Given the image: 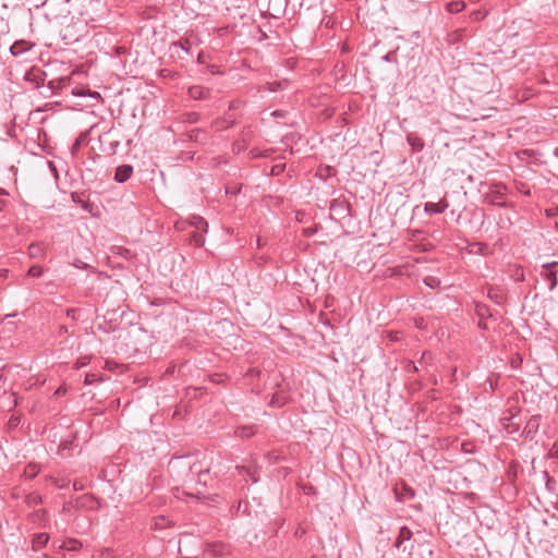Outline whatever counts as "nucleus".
Segmentation results:
<instances>
[{
    "instance_id": "48",
    "label": "nucleus",
    "mask_w": 558,
    "mask_h": 558,
    "mask_svg": "<svg viewBox=\"0 0 558 558\" xmlns=\"http://www.w3.org/2000/svg\"><path fill=\"white\" fill-rule=\"evenodd\" d=\"M271 114H272L274 117H281V116H282V114H281V112H280V111H278V110L274 111Z\"/></svg>"
},
{
    "instance_id": "30",
    "label": "nucleus",
    "mask_w": 558,
    "mask_h": 558,
    "mask_svg": "<svg viewBox=\"0 0 558 558\" xmlns=\"http://www.w3.org/2000/svg\"><path fill=\"white\" fill-rule=\"evenodd\" d=\"M100 380V378L96 375V374H86L85 375V380H84V384L85 385H92L96 381Z\"/></svg>"
},
{
    "instance_id": "36",
    "label": "nucleus",
    "mask_w": 558,
    "mask_h": 558,
    "mask_svg": "<svg viewBox=\"0 0 558 558\" xmlns=\"http://www.w3.org/2000/svg\"><path fill=\"white\" fill-rule=\"evenodd\" d=\"M76 312L77 310L76 308H68L66 310V316L73 320H75L77 317H76Z\"/></svg>"
},
{
    "instance_id": "18",
    "label": "nucleus",
    "mask_w": 558,
    "mask_h": 558,
    "mask_svg": "<svg viewBox=\"0 0 558 558\" xmlns=\"http://www.w3.org/2000/svg\"><path fill=\"white\" fill-rule=\"evenodd\" d=\"M60 548L69 551H76L82 548V543L75 538H69L60 545Z\"/></svg>"
},
{
    "instance_id": "14",
    "label": "nucleus",
    "mask_w": 558,
    "mask_h": 558,
    "mask_svg": "<svg viewBox=\"0 0 558 558\" xmlns=\"http://www.w3.org/2000/svg\"><path fill=\"white\" fill-rule=\"evenodd\" d=\"M88 143V132L81 133L71 147L72 156H75L82 146Z\"/></svg>"
},
{
    "instance_id": "34",
    "label": "nucleus",
    "mask_w": 558,
    "mask_h": 558,
    "mask_svg": "<svg viewBox=\"0 0 558 558\" xmlns=\"http://www.w3.org/2000/svg\"><path fill=\"white\" fill-rule=\"evenodd\" d=\"M76 268H80V269H87L89 268L90 266L86 263H84L83 260L81 259H76L73 264Z\"/></svg>"
},
{
    "instance_id": "38",
    "label": "nucleus",
    "mask_w": 558,
    "mask_h": 558,
    "mask_svg": "<svg viewBox=\"0 0 558 558\" xmlns=\"http://www.w3.org/2000/svg\"><path fill=\"white\" fill-rule=\"evenodd\" d=\"M316 231H317V228H316V227H314V228L310 227V228L304 229V230H303V233H304L306 236H312V235H314V234L316 233Z\"/></svg>"
},
{
    "instance_id": "31",
    "label": "nucleus",
    "mask_w": 558,
    "mask_h": 558,
    "mask_svg": "<svg viewBox=\"0 0 558 558\" xmlns=\"http://www.w3.org/2000/svg\"><path fill=\"white\" fill-rule=\"evenodd\" d=\"M88 362H89V359H88V357H86V356L81 357V359H78V360L76 361V363H75V368H77V369H78V368H82V367L86 366V365L88 364Z\"/></svg>"
},
{
    "instance_id": "19",
    "label": "nucleus",
    "mask_w": 558,
    "mask_h": 558,
    "mask_svg": "<svg viewBox=\"0 0 558 558\" xmlns=\"http://www.w3.org/2000/svg\"><path fill=\"white\" fill-rule=\"evenodd\" d=\"M191 226L194 227L195 230H201L204 232H207L208 229L207 221L201 216H193L191 219Z\"/></svg>"
},
{
    "instance_id": "27",
    "label": "nucleus",
    "mask_w": 558,
    "mask_h": 558,
    "mask_svg": "<svg viewBox=\"0 0 558 558\" xmlns=\"http://www.w3.org/2000/svg\"><path fill=\"white\" fill-rule=\"evenodd\" d=\"M246 105V101L243 99H233L229 102V110H240L244 108Z\"/></svg>"
},
{
    "instance_id": "35",
    "label": "nucleus",
    "mask_w": 558,
    "mask_h": 558,
    "mask_svg": "<svg viewBox=\"0 0 558 558\" xmlns=\"http://www.w3.org/2000/svg\"><path fill=\"white\" fill-rule=\"evenodd\" d=\"M381 60L384 62H392L395 61V52H388L385 56L381 57Z\"/></svg>"
},
{
    "instance_id": "6",
    "label": "nucleus",
    "mask_w": 558,
    "mask_h": 558,
    "mask_svg": "<svg viewBox=\"0 0 558 558\" xmlns=\"http://www.w3.org/2000/svg\"><path fill=\"white\" fill-rule=\"evenodd\" d=\"M541 424V416L539 415H533L529 418V421L525 423L523 434L525 435V438L533 439L534 435L537 433Z\"/></svg>"
},
{
    "instance_id": "1",
    "label": "nucleus",
    "mask_w": 558,
    "mask_h": 558,
    "mask_svg": "<svg viewBox=\"0 0 558 558\" xmlns=\"http://www.w3.org/2000/svg\"><path fill=\"white\" fill-rule=\"evenodd\" d=\"M26 82L34 84L35 88L44 87L46 80V72L38 66H32L24 76Z\"/></svg>"
},
{
    "instance_id": "11",
    "label": "nucleus",
    "mask_w": 558,
    "mask_h": 558,
    "mask_svg": "<svg viewBox=\"0 0 558 558\" xmlns=\"http://www.w3.org/2000/svg\"><path fill=\"white\" fill-rule=\"evenodd\" d=\"M407 142L414 153H420L424 149L425 144L423 138H421L415 133H409L407 135Z\"/></svg>"
},
{
    "instance_id": "42",
    "label": "nucleus",
    "mask_w": 558,
    "mask_h": 558,
    "mask_svg": "<svg viewBox=\"0 0 558 558\" xmlns=\"http://www.w3.org/2000/svg\"><path fill=\"white\" fill-rule=\"evenodd\" d=\"M47 514V511L45 509H39L37 511L34 512V515L38 519H43L45 518Z\"/></svg>"
},
{
    "instance_id": "7",
    "label": "nucleus",
    "mask_w": 558,
    "mask_h": 558,
    "mask_svg": "<svg viewBox=\"0 0 558 558\" xmlns=\"http://www.w3.org/2000/svg\"><path fill=\"white\" fill-rule=\"evenodd\" d=\"M449 207L446 198L440 199L438 203L427 202L424 205V211L428 215H437L444 213Z\"/></svg>"
},
{
    "instance_id": "5",
    "label": "nucleus",
    "mask_w": 558,
    "mask_h": 558,
    "mask_svg": "<svg viewBox=\"0 0 558 558\" xmlns=\"http://www.w3.org/2000/svg\"><path fill=\"white\" fill-rule=\"evenodd\" d=\"M169 470L171 472H181L183 471L186 475L190 474L191 472V462L184 458V457H177V458H173L170 462H169Z\"/></svg>"
},
{
    "instance_id": "26",
    "label": "nucleus",
    "mask_w": 558,
    "mask_h": 558,
    "mask_svg": "<svg viewBox=\"0 0 558 558\" xmlns=\"http://www.w3.org/2000/svg\"><path fill=\"white\" fill-rule=\"evenodd\" d=\"M288 85V81L284 80V81H280V82H272V83H268L267 84V88L268 90L270 92H277L279 89H283L286 88Z\"/></svg>"
},
{
    "instance_id": "2",
    "label": "nucleus",
    "mask_w": 558,
    "mask_h": 558,
    "mask_svg": "<svg viewBox=\"0 0 558 558\" xmlns=\"http://www.w3.org/2000/svg\"><path fill=\"white\" fill-rule=\"evenodd\" d=\"M329 209L340 218L350 216L351 205L345 199L335 198L330 202Z\"/></svg>"
},
{
    "instance_id": "39",
    "label": "nucleus",
    "mask_w": 558,
    "mask_h": 558,
    "mask_svg": "<svg viewBox=\"0 0 558 558\" xmlns=\"http://www.w3.org/2000/svg\"><path fill=\"white\" fill-rule=\"evenodd\" d=\"M556 266H558V262H556V260L543 264V268H545L546 271L553 270V268L556 267Z\"/></svg>"
},
{
    "instance_id": "37",
    "label": "nucleus",
    "mask_w": 558,
    "mask_h": 558,
    "mask_svg": "<svg viewBox=\"0 0 558 558\" xmlns=\"http://www.w3.org/2000/svg\"><path fill=\"white\" fill-rule=\"evenodd\" d=\"M84 487H85V486H84V484H83V482H82V481H80V480H75V481L73 482V488H74V490H83V489H84Z\"/></svg>"
},
{
    "instance_id": "32",
    "label": "nucleus",
    "mask_w": 558,
    "mask_h": 558,
    "mask_svg": "<svg viewBox=\"0 0 558 558\" xmlns=\"http://www.w3.org/2000/svg\"><path fill=\"white\" fill-rule=\"evenodd\" d=\"M174 48H180L181 50L185 51L186 53H190V46L189 43H174Z\"/></svg>"
},
{
    "instance_id": "45",
    "label": "nucleus",
    "mask_w": 558,
    "mask_h": 558,
    "mask_svg": "<svg viewBox=\"0 0 558 558\" xmlns=\"http://www.w3.org/2000/svg\"><path fill=\"white\" fill-rule=\"evenodd\" d=\"M5 205H7V201L0 199V211H2L4 209Z\"/></svg>"
},
{
    "instance_id": "52",
    "label": "nucleus",
    "mask_w": 558,
    "mask_h": 558,
    "mask_svg": "<svg viewBox=\"0 0 558 558\" xmlns=\"http://www.w3.org/2000/svg\"><path fill=\"white\" fill-rule=\"evenodd\" d=\"M554 155L558 157V147L555 148Z\"/></svg>"
},
{
    "instance_id": "33",
    "label": "nucleus",
    "mask_w": 558,
    "mask_h": 558,
    "mask_svg": "<svg viewBox=\"0 0 558 558\" xmlns=\"http://www.w3.org/2000/svg\"><path fill=\"white\" fill-rule=\"evenodd\" d=\"M166 524H167V522H166V519L163 517L156 518V521H155L156 527L162 529V527L166 526Z\"/></svg>"
},
{
    "instance_id": "28",
    "label": "nucleus",
    "mask_w": 558,
    "mask_h": 558,
    "mask_svg": "<svg viewBox=\"0 0 558 558\" xmlns=\"http://www.w3.org/2000/svg\"><path fill=\"white\" fill-rule=\"evenodd\" d=\"M43 272L44 271L40 266L34 265L28 269L27 275L34 278H39L43 275Z\"/></svg>"
},
{
    "instance_id": "22",
    "label": "nucleus",
    "mask_w": 558,
    "mask_h": 558,
    "mask_svg": "<svg viewBox=\"0 0 558 558\" xmlns=\"http://www.w3.org/2000/svg\"><path fill=\"white\" fill-rule=\"evenodd\" d=\"M28 254L31 257H40L44 254V246L41 243H33L28 247Z\"/></svg>"
},
{
    "instance_id": "4",
    "label": "nucleus",
    "mask_w": 558,
    "mask_h": 558,
    "mask_svg": "<svg viewBox=\"0 0 558 558\" xmlns=\"http://www.w3.org/2000/svg\"><path fill=\"white\" fill-rule=\"evenodd\" d=\"M393 492L397 500L399 501L410 500L415 496L414 489L408 486L405 483L397 484L393 487Z\"/></svg>"
},
{
    "instance_id": "51",
    "label": "nucleus",
    "mask_w": 558,
    "mask_h": 558,
    "mask_svg": "<svg viewBox=\"0 0 558 558\" xmlns=\"http://www.w3.org/2000/svg\"><path fill=\"white\" fill-rule=\"evenodd\" d=\"M58 486H59L60 488H65V487L68 486V484L62 483V484H59Z\"/></svg>"
},
{
    "instance_id": "55",
    "label": "nucleus",
    "mask_w": 558,
    "mask_h": 558,
    "mask_svg": "<svg viewBox=\"0 0 558 558\" xmlns=\"http://www.w3.org/2000/svg\"><path fill=\"white\" fill-rule=\"evenodd\" d=\"M551 215H553V211L547 210V216H551Z\"/></svg>"
},
{
    "instance_id": "12",
    "label": "nucleus",
    "mask_w": 558,
    "mask_h": 558,
    "mask_svg": "<svg viewBox=\"0 0 558 558\" xmlns=\"http://www.w3.org/2000/svg\"><path fill=\"white\" fill-rule=\"evenodd\" d=\"M33 47V45H31L29 43L25 41V40H17L15 43H13V45L10 47V52L12 56H20L28 50H31V48Z\"/></svg>"
},
{
    "instance_id": "13",
    "label": "nucleus",
    "mask_w": 558,
    "mask_h": 558,
    "mask_svg": "<svg viewBox=\"0 0 558 558\" xmlns=\"http://www.w3.org/2000/svg\"><path fill=\"white\" fill-rule=\"evenodd\" d=\"M256 427L254 425L239 426L234 430V435L242 439H247L255 435Z\"/></svg>"
},
{
    "instance_id": "54",
    "label": "nucleus",
    "mask_w": 558,
    "mask_h": 558,
    "mask_svg": "<svg viewBox=\"0 0 558 558\" xmlns=\"http://www.w3.org/2000/svg\"><path fill=\"white\" fill-rule=\"evenodd\" d=\"M72 198H73L74 202H76L74 193L72 194Z\"/></svg>"
},
{
    "instance_id": "21",
    "label": "nucleus",
    "mask_w": 558,
    "mask_h": 558,
    "mask_svg": "<svg viewBox=\"0 0 558 558\" xmlns=\"http://www.w3.org/2000/svg\"><path fill=\"white\" fill-rule=\"evenodd\" d=\"M465 8V2L462 0L451 1L447 4V10L450 13H459Z\"/></svg>"
},
{
    "instance_id": "56",
    "label": "nucleus",
    "mask_w": 558,
    "mask_h": 558,
    "mask_svg": "<svg viewBox=\"0 0 558 558\" xmlns=\"http://www.w3.org/2000/svg\"><path fill=\"white\" fill-rule=\"evenodd\" d=\"M551 215H553V211L547 210V216H551Z\"/></svg>"
},
{
    "instance_id": "44",
    "label": "nucleus",
    "mask_w": 558,
    "mask_h": 558,
    "mask_svg": "<svg viewBox=\"0 0 558 558\" xmlns=\"http://www.w3.org/2000/svg\"><path fill=\"white\" fill-rule=\"evenodd\" d=\"M68 332H69V329H68V327H66L65 325H61V326L59 327V332H58V333H59V336H63V335H65V333H68Z\"/></svg>"
},
{
    "instance_id": "25",
    "label": "nucleus",
    "mask_w": 558,
    "mask_h": 558,
    "mask_svg": "<svg viewBox=\"0 0 558 558\" xmlns=\"http://www.w3.org/2000/svg\"><path fill=\"white\" fill-rule=\"evenodd\" d=\"M546 279L549 281V290H554L557 287V274L554 270L546 271Z\"/></svg>"
},
{
    "instance_id": "50",
    "label": "nucleus",
    "mask_w": 558,
    "mask_h": 558,
    "mask_svg": "<svg viewBox=\"0 0 558 558\" xmlns=\"http://www.w3.org/2000/svg\"><path fill=\"white\" fill-rule=\"evenodd\" d=\"M429 355H430V354H429V353H427V352L423 353V355H422V360H425V359H426L427 356H429Z\"/></svg>"
},
{
    "instance_id": "15",
    "label": "nucleus",
    "mask_w": 558,
    "mask_h": 558,
    "mask_svg": "<svg viewBox=\"0 0 558 558\" xmlns=\"http://www.w3.org/2000/svg\"><path fill=\"white\" fill-rule=\"evenodd\" d=\"M204 233L205 232L201 230H193L189 235L190 243L196 247L203 246L205 243Z\"/></svg>"
},
{
    "instance_id": "23",
    "label": "nucleus",
    "mask_w": 558,
    "mask_h": 558,
    "mask_svg": "<svg viewBox=\"0 0 558 558\" xmlns=\"http://www.w3.org/2000/svg\"><path fill=\"white\" fill-rule=\"evenodd\" d=\"M25 502L28 507H36L43 502V498L40 495L32 493L26 496Z\"/></svg>"
},
{
    "instance_id": "47",
    "label": "nucleus",
    "mask_w": 558,
    "mask_h": 558,
    "mask_svg": "<svg viewBox=\"0 0 558 558\" xmlns=\"http://www.w3.org/2000/svg\"><path fill=\"white\" fill-rule=\"evenodd\" d=\"M5 195H8V192L4 189L0 187V196H5Z\"/></svg>"
},
{
    "instance_id": "20",
    "label": "nucleus",
    "mask_w": 558,
    "mask_h": 558,
    "mask_svg": "<svg viewBox=\"0 0 558 558\" xmlns=\"http://www.w3.org/2000/svg\"><path fill=\"white\" fill-rule=\"evenodd\" d=\"M40 472V468L36 463H28L24 469V476L26 478H34Z\"/></svg>"
},
{
    "instance_id": "16",
    "label": "nucleus",
    "mask_w": 558,
    "mask_h": 558,
    "mask_svg": "<svg viewBox=\"0 0 558 558\" xmlns=\"http://www.w3.org/2000/svg\"><path fill=\"white\" fill-rule=\"evenodd\" d=\"M486 201L490 205L499 206V207H507V203L502 201V193L500 192H493L486 195Z\"/></svg>"
},
{
    "instance_id": "8",
    "label": "nucleus",
    "mask_w": 558,
    "mask_h": 558,
    "mask_svg": "<svg viewBox=\"0 0 558 558\" xmlns=\"http://www.w3.org/2000/svg\"><path fill=\"white\" fill-rule=\"evenodd\" d=\"M501 421H502V424L505 426V428L507 429L508 433L510 434H513L515 432H518L520 429V426H521V420L519 418L518 420V415L517 414H505L502 417H501Z\"/></svg>"
},
{
    "instance_id": "24",
    "label": "nucleus",
    "mask_w": 558,
    "mask_h": 558,
    "mask_svg": "<svg viewBox=\"0 0 558 558\" xmlns=\"http://www.w3.org/2000/svg\"><path fill=\"white\" fill-rule=\"evenodd\" d=\"M423 282H424L427 287H429V288H432V289H438V288L440 287V283H441L440 279H439V278H437V277H434V276H427V277H425V278H424V280H423Z\"/></svg>"
},
{
    "instance_id": "40",
    "label": "nucleus",
    "mask_w": 558,
    "mask_h": 558,
    "mask_svg": "<svg viewBox=\"0 0 558 558\" xmlns=\"http://www.w3.org/2000/svg\"><path fill=\"white\" fill-rule=\"evenodd\" d=\"M85 500L92 501L93 498L90 496L84 495L83 497L76 500L77 506H83Z\"/></svg>"
},
{
    "instance_id": "46",
    "label": "nucleus",
    "mask_w": 558,
    "mask_h": 558,
    "mask_svg": "<svg viewBox=\"0 0 558 558\" xmlns=\"http://www.w3.org/2000/svg\"><path fill=\"white\" fill-rule=\"evenodd\" d=\"M234 123H235V119L229 117V125L228 126H232Z\"/></svg>"
},
{
    "instance_id": "41",
    "label": "nucleus",
    "mask_w": 558,
    "mask_h": 558,
    "mask_svg": "<svg viewBox=\"0 0 558 558\" xmlns=\"http://www.w3.org/2000/svg\"><path fill=\"white\" fill-rule=\"evenodd\" d=\"M66 393V388L64 386H60L56 391L54 396L60 397Z\"/></svg>"
},
{
    "instance_id": "53",
    "label": "nucleus",
    "mask_w": 558,
    "mask_h": 558,
    "mask_svg": "<svg viewBox=\"0 0 558 558\" xmlns=\"http://www.w3.org/2000/svg\"><path fill=\"white\" fill-rule=\"evenodd\" d=\"M478 326H480L481 328H485V325H484V324H482V323H480V324H478Z\"/></svg>"
},
{
    "instance_id": "10",
    "label": "nucleus",
    "mask_w": 558,
    "mask_h": 558,
    "mask_svg": "<svg viewBox=\"0 0 558 558\" xmlns=\"http://www.w3.org/2000/svg\"><path fill=\"white\" fill-rule=\"evenodd\" d=\"M133 173V167L131 165H121L116 169L114 181L118 183H124L128 181Z\"/></svg>"
},
{
    "instance_id": "49",
    "label": "nucleus",
    "mask_w": 558,
    "mask_h": 558,
    "mask_svg": "<svg viewBox=\"0 0 558 558\" xmlns=\"http://www.w3.org/2000/svg\"><path fill=\"white\" fill-rule=\"evenodd\" d=\"M257 245H258V247H262L264 245V243H263L260 238L257 239Z\"/></svg>"
},
{
    "instance_id": "17",
    "label": "nucleus",
    "mask_w": 558,
    "mask_h": 558,
    "mask_svg": "<svg viewBox=\"0 0 558 558\" xmlns=\"http://www.w3.org/2000/svg\"><path fill=\"white\" fill-rule=\"evenodd\" d=\"M49 542V534L48 533H37L33 537V548H41L47 545Z\"/></svg>"
},
{
    "instance_id": "43",
    "label": "nucleus",
    "mask_w": 558,
    "mask_h": 558,
    "mask_svg": "<svg viewBox=\"0 0 558 558\" xmlns=\"http://www.w3.org/2000/svg\"><path fill=\"white\" fill-rule=\"evenodd\" d=\"M52 90H53V82H50L49 85L47 86V93L43 92L41 94L47 97L52 94Z\"/></svg>"
},
{
    "instance_id": "9",
    "label": "nucleus",
    "mask_w": 558,
    "mask_h": 558,
    "mask_svg": "<svg viewBox=\"0 0 558 558\" xmlns=\"http://www.w3.org/2000/svg\"><path fill=\"white\" fill-rule=\"evenodd\" d=\"M187 95L195 100H205L210 96V89L199 85H193L187 89Z\"/></svg>"
},
{
    "instance_id": "29",
    "label": "nucleus",
    "mask_w": 558,
    "mask_h": 558,
    "mask_svg": "<svg viewBox=\"0 0 558 558\" xmlns=\"http://www.w3.org/2000/svg\"><path fill=\"white\" fill-rule=\"evenodd\" d=\"M286 403V398L276 393L270 400V404L274 407H282Z\"/></svg>"
},
{
    "instance_id": "3",
    "label": "nucleus",
    "mask_w": 558,
    "mask_h": 558,
    "mask_svg": "<svg viewBox=\"0 0 558 558\" xmlns=\"http://www.w3.org/2000/svg\"><path fill=\"white\" fill-rule=\"evenodd\" d=\"M412 536H413L412 531L408 526H402L399 530V534H398V537L396 539L395 546L398 549L402 548V551H408V554L410 555L414 546L411 545L410 548L408 549V547L403 546V544L405 542L410 541L412 538Z\"/></svg>"
}]
</instances>
